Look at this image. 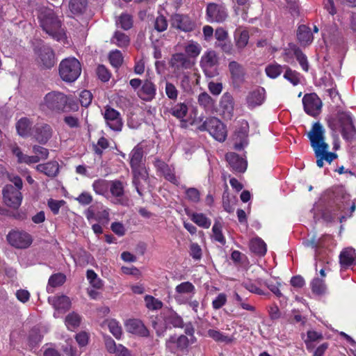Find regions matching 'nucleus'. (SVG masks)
Returning <instances> with one entry per match:
<instances>
[{"label": "nucleus", "instance_id": "23", "mask_svg": "<svg viewBox=\"0 0 356 356\" xmlns=\"http://www.w3.org/2000/svg\"><path fill=\"white\" fill-rule=\"evenodd\" d=\"M143 147L140 144L136 145L130 152L129 164L132 172H136L137 170H141V164L143 162Z\"/></svg>", "mask_w": 356, "mask_h": 356}, {"label": "nucleus", "instance_id": "63", "mask_svg": "<svg viewBox=\"0 0 356 356\" xmlns=\"http://www.w3.org/2000/svg\"><path fill=\"white\" fill-rule=\"evenodd\" d=\"M187 199L194 203H197L200 200V193L196 188H188L186 190Z\"/></svg>", "mask_w": 356, "mask_h": 356}, {"label": "nucleus", "instance_id": "13", "mask_svg": "<svg viewBox=\"0 0 356 356\" xmlns=\"http://www.w3.org/2000/svg\"><path fill=\"white\" fill-rule=\"evenodd\" d=\"M228 16L225 6L216 3H209L206 9L207 20L209 22H223Z\"/></svg>", "mask_w": 356, "mask_h": 356}, {"label": "nucleus", "instance_id": "32", "mask_svg": "<svg viewBox=\"0 0 356 356\" xmlns=\"http://www.w3.org/2000/svg\"><path fill=\"white\" fill-rule=\"evenodd\" d=\"M291 52L293 53L297 61L299 63L301 68L307 72L309 70V63L307 56L302 52V51L296 45H292L291 44Z\"/></svg>", "mask_w": 356, "mask_h": 356}, {"label": "nucleus", "instance_id": "50", "mask_svg": "<svg viewBox=\"0 0 356 356\" xmlns=\"http://www.w3.org/2000/svg\"><path fill=\"white\" fill-rule=\"evenodd\" d=\"M108 59L112 66L118 68L120 67L123 63V56L120 50L115 49L111 51L108 55Z\"/></svg>", "mask_w": 356, "mask_h": 356}, {"label": "nucleus", "instance_id": "36", "mask_svg": "<svg viewBox=\"0 0 356 356\" xmlns=\"http://www.w3.org/2000/svg\"><path fill=\"white\" fill-rule=\"evenodd\" d=\"M197 102L206 111H212L215 107V100L206 92L198 95Z\"/></svg>", "mask_w": 356, "mask_h": 356}, {"label": "nucleus", "instance_id": "20", "mask_svg": "<svg viewBox=\"0 0 356 356\" xmlns=\"http://www.w3.org/2000/svg\"><path fill=\"white\" fill-rule=\"evenodd\" d=\"M339 258L341 270H346L356 265V252L353 248H343Z\"/></svg>", "mask_w": 356, "mask_h": 356}, {"label": "nucleus", "instance_id": "10", "mask_svg": "<svg viewBox=\"0 0 356 356\" xmlns=\"http://www.w3.org/2000/svg\"><path fill=\"white\" fill-rule=\"evenodd\" d=\"M3 203L13 209H18L21 206L23 195L20 191L16 189L12 184H6L2 190Z\"/></svg>", "mask_w": 356, "mask_h": 356}, {"label": "nucleus", "instance_id": "44", "mask_svg": "<svg viewBox=\"0 0 356 356\" xmlns=\"http://www.w3.org/2000/svg\"><path fill=\"white\" fill-rule=\"evenodd\" d=\"M108 189L111 195L115 197H122L124 194V184L120 180L111 181Z\"/></svg>", "mask_w": 356, "mask_h": 356}, {"label": "nucleus", "instance_id": "54", "mask_svg": "<svg viewBox=\"0 0 356 356\" xmlns=\"http://www.w3.org/2000/svg\"><path fill=\"white\" fill-rule=\"evenodd\" d=\"M222 225L219 222H216L212 227L213 238L224 245L226 243V239L222 232Z\"/></svg>", "mask_w": 356, "mask_h": 356}, {"label": "nucleus", "instance_id": "25", "mask_svg": "<svg viewBox=\"0 0 356 356\" xmlns=\"http://www.w3.org/2000/svg\"><path fill=\"white\" fill-rule=\"evenodd\" d=\"M168 112L175 118L181 122H185L184 120L188 113V105L186 102H179L172 104Z\"/></svg>", "mask_w": 356, "mask_h": 356}, {"label": "nucleus", "instance_id": "17", "mask_svg": "<svg viewBox=\"0 0 356 356\" xmlns=\"http://www.w3.org/2000/svg\"><path fill=\"white\" fill-rule=\"evenodd\" d=\"M53 130L49 124L41 123L33 127L31 136L38 143L44 145L51 138Z\"/></svg>", "mask_w": 356, "mask_h": 356}, {"label": "nucleus", "instance_id": "39", "mask_svg": "<svg viewBox=\"0 0 356 356\" xmlns=\"http://www.w3.org/2000/svg\"><path fill=\"white\" fill-rule=\"evenodd\" d=\"M189 216L191 220L200 227L208 229L211 226V220L202 213H193Z\"/></svg>", "mask_w": 356, "mask_h": 356}, {"label": "nucleus", "instance_id": "29", "mask_svg": "<svg viewBox=\"0 0 356 356\" xmlns=\"http://www.w3.org/2000/svg\"><path fill=\"white\" fill-rule=\"evenodd\" d=\"M220 106L225 115H232L234 108V101L230 93L225 92L222 95L220 101Z\"/></svg>", "mask_w": 356, "mask_h": 356}, {"label": "nucleus", "instance_id": "37", "mask_svg": "<svg viewBox=\"0 0 356 356\" xmlns=\"http://www.w3.org/2000/svg\"><path fill=\"white\" fill-rule=\"evenodd\" d=\"M88 6L87 0H70L69 8L74 15H81L85 13Z\"/></svg>", "mask_w": 356, "mask_h": 356}, {"label": "nucleus", "instance_id": "62", "mask_svg": "<svg viewBox=\"0 0 356 356\" xmlns=\"http://www.w3.org/2000/svg\"><path fill=\"white\" fill-rule=\"evenodd\" d=\"M32 151L35 156H38L40 161L46 160L49 154L48 149L38 145H34L33 146Z\"/></svg>", "mask_w": 356, "mask_h": 356}, {"label": "nucleus", "instance_id": "11", "mask_svg": "<svg viewBox=\"0 0 356 356\" xmlns=\"http://www.w3.org/2000/svg\"><path fill=\"white\" fill-rule=\"evenodd\" d=\"M103 117L106 124L112 130L116 132L122 131L123 127V120L120 113L107 105L104 107Z\"/></svg>", "mask_w": 356, "mask_h": 356}, {"label": "nucleus", "instance_id": "19", "mask_svg": "<svg viewBox=\"0 0 356 356\" xmlns=\"http://www.w3.org/2000/svg\"><path fill=\"white\" fill-rule=\"evenodd\" d=\"M266 286L280 300L282 308L287 306V298L282 294V291H285V285L281 284L276 278L272 277L265 282Z\"/></svg>", "mask_w": 356, "mask_h": 356}, {"label": "nucleus", "instance_id": "42", "mask_svg": "<svg viewBox=\"0 0 356 356\" xmlns=\"http://www.w3.org/2000/svg\"><path fill=\"white\" fill-rule=\"evenodd\" d=\"M201 50V45L193 40L189 41L184 47L186 56L190 59L191 58H197L200 54Z\"/></svg>", "mask_w": 356, "mask_h": 356}, {"label": "nucleus", "instance_id": "43", "mask_svg": "<svg viewBox=\"0 0 356 356\" xmlns=\"http://www.w3.org/2000/svg\"><path fill=\"white\" fill-rule=\"evenodd\" d=\"M236 45L238 49H243L246 47L249 40V32L247 30L241 31L236 29L234 33Z\"/></svg>", "mask_w": 356, "mask_h": 356}, {"label": "nucleus", "instance_id": "57", "mask_svg": "<svg viewBox=\"0 0 356 356\" xmlns=\"http://www.w3.org/2000/svg\"><path fill=\"white\" fill-rule=\"evenodd\" d=\"M108 327L110 332L116 339H120L121 337L122 333V327L116 320H109L108 322Z\"/></svg>", "mask_w": 356, "mask_h": 356}, {"label": "nucleus", "instance_id": "56", "mask_svg": "<svg viewBox=\"0 0 356 356\" xmlns=\"http://www.w3.org/2000/svg\"><path fill=\"white\" fill-rule=\"evenodd\" d=\"M165 92L169 99L174 102L177 99L179 90L172 83L169 81L165 82Z\"/></svg>", "mask_w": 356, "mask_h": 356}, {"label": "nucleus", "instance_id": "7", "mask_svg": "<svg viewBox=\"0 0 356 356\" xmlns=\"http://www.w3.org/2000/svg\"><path fill=\"white\" fill-rule=\"evenodd\" d=\"M58 71L63 81L72 83L79 77L81 73V65L78 59L69 57L60 63Z\"/></svg>", "mask_w": 356, "mask_h": 356}, {"label": "nucleus", "instance_id": "55", "mask_svg": "<svg viewBox=\"0 0 356 356\" xmlns=\"http://www.w3.org/2000/svg\"><path fill=\"white\" fill-rule=\"evenodd\" d=\"M110 145L109 141L104 136L100 137L96 145H93V151L99 156L103 154L104 150L106 149Z\"/></svg>", "mask_w": 356, "mask_h": 356}, {"label": "nucleus", "instance_id": "40", "mask_svg": "<svg viewBox=\"0 0 356 356\" xmlns=\"http://www.w3.org/2000/svg\"><path fill=\"white\" fill-rule=\"evenodd\" d=\"M164 320L166 324L172 325L174 327L184 328V327L183 318L174 311H170Z\"/></svg>", "mask_w": 356, "mask_h": 356}, {"label": "nucleus", "instance_id": "26", "mask_svg": "<svg viewBox=\"0 0 356 356\" xmlns=\"http://www.w3.org/2000/svg\"><path fill=\"white\" fill-rule=\"evenodd\" d=\"M35 169L47 177H55L59 172V165L57 161H49L46 163L37 165Z\"/></svg>", "mask_w": 356, "mask_h": 356}, {"label": "nucleus", "instance_id": "61", "mask_svg": "<svg viewBox=\"0 0 356 356\" xmlns=\"http://www.w3.org/2000/svg\"><path fill=\"white\" fill-rule=\"evenodd\" d=\"M96 73L98 78L103 82L108 81L111 78L109 70L103 65H98Z\"/></svg>", "mask_w": 356, "mask_h": 356}, {"label": "nucleus", "instance_id": "21", "mask_svg": "<svg viewBox=\"0 0 356 356\" xmlns=\"http://www.w3.org/2000/svg\"><path fill=\"white\" fill-rule=\"evenodd\" d=\"M137 94L143 101L150 102L155 98L156 86L150 79H147L143 82Z\"/></svg>", "mask_w": 356, "mask_h": 356}, {"label": "nucleus", "instance_id": "12", "mask_svg": "<svg viewBox=\"0 0 356 356\" xmlns=\"http://www.w3.org/2000/svg\"><path fill=\"white\" fill-rule=\"evenodd\" d=\"M7 240L12 246L19 249L29 248L33 242L31 234L19 230L10 231L7 235Z\"/></svg>", "mask_w": 356, "mask_h": 356}, {"label": "nucleus", "instance_id": "9", "mask_svg": "<svg viewBox=\"0 0 356 356\" xmlns=\"http://www.w3.org/2000/svg\"><path fill=\"white\" fill-rule=\"evenodd\" d=\"M218 58L214 51H206L201 58L200 66L204 74L212 78L218 74Z\"/></svg>", "mask_w": 356, "mask_h": 356}, {"label": "nucleus", "instance_id": "46", "mask_svg": "<svg viewBox=\"0 0 356 356\" xmlns=\"http://www.w3.org/2000/svg\"><path fill=\"white\" fill-rule=\"evenodd\" d=\"M207 335L209 337L211 338L216 342H225L226 343H230L233 341V339L231 337L216 330L209 329L207 331Z\"/></svg>", "mask_w": 356, "mask_h": 356}, {"label": "nucleus", "instance_id": "4", "mask_svg": "<svg viewBox=\"0 0 356 356\" xmlns=\"http://www.w3.org/2000/svg\"><path fill=\"white\" fill-rule=\"evenodd\" d=\"M328 125L334 131H340L346 141L352 143L356 139V128L350 112L339 111L328 121Z\"/></svg>", "mask_w": 356, "mask_h": 356}, {"label": "nucleus", "instance_id": "1", "mask_svg": "<svg viewBox=\"0 0 356 356\" xmlns=\"http://www.w3.org/2000/svg\"><path fill=\"white\" fill-rule=\"evenodd\" d=\"M324 133L325 129L318 122L312 125V129L308 133V138L316 159V165L319 168L323 166L324 161L331 163L334 159L337 158L336 153L328 152L329 145L324 141Z\"/></svg>", "mask_w": 356, "mask_h": 356}, {"label": "nucleus", "instance_id": "59", "mask_svg": "<svg viewBox=\"0 0 356 356\" xmlns=\"http://www.w3.org/2000/svg\"><path fill=\"white\" fill-rule=\"evenodd\" d=\"M282 66L278 64L268 65L266 67V73L268 76L272 79H275L282 72Z\"/></svg>", "mask_w": 356, "mask_h": 356}, {"label": "nucleus", "instance_id": "38", "mask_svg": "<svg viewBox=\"0 0 356 356\" xmlns=\"http://www.w3.org/2000/svg\"><path fill=\"white\" fill-rule=\"evenodd\" d=\"M109 184L108 180L100 178L93 181L92 187L97 195H105L108 191Z\"/></svg>", "mask_w": 356, "mask_h": 356}, {"label": "nucleus", "instance_id": "49", "mask_svg": "<svg viewBox=\"0 0 356 356\" xmlns=\"http://www.w3.org/2000/svg\"><path fill=\"white\" fill-rule=\"evenodd\" d=\"M117 24L120 25V26L125 30H129L133 26V19L131 15L128 13H122L117 20Z\"/></svg>", "mask_w": 356, "mask_h": 356}, {"label": "nucleus", "instance_id": "53", "mask_svg": "<svg viewBox=\"0 0 356 356\" xmlns=\"http://www.w3.org/2000/svg\"><path fill=\"white\" fill-rule=\"evenodd\" d=\"M133 173V180L132 183L134 186L136 188V190L138 195L142 197L143 195V192L140 188V179H147V175L143 174L141 170H137V172H132Z\"/></svg>", "mask_w": 356, "mask_h": 356}, {"label": "nucleus", "instance_id": "14", "mask_svg": "<svg viewBox=\"0 0 356 356\" xmlns=\"http://www.w3.org/2000/svg\"><path fill=\"white\" fill-rule=\"evenodd\" d=\"M170 24L172 27L188 33L195 30V22L187 15L175 13L171 16Z\"/></svg>", "mask_w": 356, "mask_h": 356}, {"label": "nucleus", "instance_id": "16", "mask_svg": "<svg viewBox=\"0 0 356 356\" xmlns=\"http://www.w3.org/2000/svg\"><path fill=\"white\" fill-rule=\"evenodd\" d=\"M38 62L44 69H51L56 64V57L51 47L43 45L38 49Z\"/></svg>", "mask_w": 356, "mask_h": 356}, {"label": "nucleus", "instance_id": "31", "mask_svg": "<svg viewBox=\"0 0 356 356\" xmlns=\"http://www.w3.org/2000/svg\"><path fill=\"white\" fill-rule=\"evenodd\" d=\"M250 250L259 257L264 256L267 251L266 243L259 237L254 238L250 241Z\"/></svg>", "mask_w": 356, "mask_h": 356}, {"label": "nucleus", "instance_id": "27", "mask_svg": "<svg viewBox=\"0 0 356 356\" xmlns=\"http://www.w3.org/2000/svg\"><path fill=\"white\" fill-rule=\"evenodd\" d=\"M32 122L26 117L21 118L15 124L17 134L22 138L31 136Z\"/></svg>", "mask_w": 356, "mask_h": 356}, {"label": "nucleus", "instance_id": "18", "mask_svg": "<svg viewBox=\"0 0 356 356\" xmlns=\"http://www.w3.org/2000/svg\"><path fill=\"white\" fill-rule=\"evenodd\" d=\"M84 214L89 222L95 220L104 226L106 225L110 220L108 209H104L103 206L101 207V210L97 211L94 206H90L86 210Z\"/></svg>", "mask_w": 356, "mask_h": 356}, {"label": "nucleus", "instance_id": "60", "mask_svg": "<svg viewBox=\"0 0 356 356\" xmlns=\"http://www.w3.org/2000/svg\"><path fill=\"white\" fill-rule=\"evenodd\" d=\"M65 204V202L63 200H56L50 198L47 201V205L54 215H57L59 213L60 207Z\"/></svg>", "mask_w": 356, "mask_h": 356}, {"label": "nucleus", "instance_id": "22", "mask_svg": "<svg viewBox=\"0 0 356 356\" xmlns=\"http://www.w3.org/2000/svg\"><path fill=\"white\" fill-rule=\"evenodd\" d=\"M225 159L233 171L244 172L247 168V161L235 152H228Z\"/></svg>", "mask_w": 356, "mask_h": 356}, {"label": "nucleus", "instance_id": "5", "mask_svg": "<svg viewBox=\"0 0 356 356\" xmlns=\"http://www.w3.org/2000/svg\"><path fill=\"white\" fill-rule=\"evenodd\" d=\"M169 67L177 79H188L194 63L185 54L175 53L169 60Z\"/></svg>", "mask_w": 356, "mask_h": 356}, {"label": "nucleus", "instance_id": "28", "mask_svg": "<svg viewBox=\"0 0 356 356\" xmlns=\"http://www.w3.org/2000/svg\"><path fill=\"white\" fill-rule=\"evenodd\" d=\"M297 38L299 42L303 45L311 44L314 40L309 27L306 25H300L298 26L297 30Z\"/></svg>", "mask_w": 356, "mask_h": 356}, {"label": "nucleus", "instance_id": "33", "mask_svg": "<svg viewBox=\"0 0 356 356\" xmlns=\"http://www.w3.org/2000/svg\"><path fill=\"white\" fill-rule=\"evenodd\" d=\"M229 70L234 81L241 82L243 81L245 72L241 65L236 61H231L229 63Z\"/></svg>", "mask_w": 356, "mask_h": 356}, {"label": "nucleus", "instance_id": "24", "mask_svg": "<svg viewBox=\"0 0 356 356\" xmlns=\"http://www.w3.org/2000/svg\"><path fill=\"white\" fill-rule=\"evenodd\" d=\"M125 327L129 332L140 337H147L149 333L143 322L138 319H129L125 323Z\"/></svg>", "mask_w": 356, "mask_h": 356}, {"label": "nucleus", "instance_id": "64", "mask_svg": "<svg viewBox=\"0 0 356 356\" xmlns=\"http://www.w3.org/2000/svg\"><path fill=\"white\" fill-rule=\"evenodd\" d=\"M75 200L77 201L81 205L86 206L92 203L93 197L89 192L83 191L80 193L77 197L75 198Z\"/></svg>", "mask_w": 356, "mask_h": 356}, {"label": "nucleus", "instance_id": "48", "mask_svg": "<svg viewBox=\"0 0 356 356\" xmlns=\"http://www.w3.org/2000/svg\"><path fill=\"white\" fill-rule=\"evenodd\" d=\"M145 306L149 310H158L162 308V301L150 295H146L144 298Z\"/></svg>", "mask_w": 356, "mask_h": 356}, {"label": "nucleus", "instance_id": "34", "mask_svg": "<svg viewBox=\"0 0 356 356\" xmlns=\"http://www.w3.org/2000/svg\"><path fill=\"white\" fill-rule=\"evenodd\" d=\"M111 42L120 48H127L130 44V38L124 33L116 31L111 38Z\"/></svg>", "mask_w": 356, "mask_h": 356}, {"label": "nucleus", "instance_id": "2", "mask_svg": "<svg viewBox=\"0 0 356 356\" xmlns=\"http://www.w3.org/2000/svg\"><path fill=\"white\" fill-rule=\"evenodd\" d=\"M43 111H48L52 113L61 114L74 112L79 109L78 104L72 96L65 93L53 90L47 93L40 104Z\"/></svg>", "mask_w": 356, "mask_h": 356}, {"label": "nucleus", "instance_id": "15", "mask_svg": "<svg viewBox=\"0 0 356 356\" xmlns=\"http://www.w3.org/2000/svg\"><path fill=\"white\" fill-rule=\"evenodd\" d=\"M302 104L305 111L311 116L316 117L321 111L322 102L316 93L306 94Z\"/></svg>", "mask_w": 356, "mask_h": 356}, {"label": "nucleus", "instance_id": "3", "mask_svg": "<svg viewBox=\"0 0 356 356\" xmlns=\"http://www.w3.org/2000/svg\"><path fill=\"white\" fill-rule=\"evenodd\" d=\"M38 19L42 31L55 40L61 41L66 38L62 21L53 9L40 7L38 10Z\"/></svg>", "mask_w": 356, "mask_h": 356}, {"label": "nucleus", "instance_id": "58", "mask_svg": "<svg viewBox=\"0 0 356 356\" xmlns=\"http://www.w3.org/2000/svg\"><path fill=\"white\" fill-rule=\"evenodd\" d=\"M242 286H243L245 289L249 291L251 293L257 294V295H263L264 293L263 291L257 285L255 282H253L251 280H245L241 284Z\"/></svg>", "mask_w": 356, "mask_h": 356}, {"label": "nucleus", "instance_id": "8", "mask_svg": "<svg viewBox=\"0 0 356 356\" xmlns=\"http://www.w3.org/2000/svg\"><path fill=\"white\" fill-rule=\"evenodd\" d=\"M200 131H208L209 134L219 142H223L227 138V130L224 124L216 117H209L198 127Z\"/></svg>", "mask_w": 356, "mask_h": 356}, {"label": "nucleus", "instance_id": "6", "mask_svg": "<svg viewBox=\"0 0 356 356\" xmlns=\"http://www.w3.org/2000/svg\"><path fill=\"white\" fill-rule=\"evenodd\" d=\"M329 199L336 204L339 211L344 212L345 214L342 215L339 219L340 222L346 219V217H350L355 211L356 206L355 203L350 205V196L346 194L342 188H337L332 193L328 194Z\"/></svg>", "mask_w": 356, "mask_h": 356}, {"label": "nucleus", "instance_id": "35", "mask_svg": "<svg viewBox=\"0 0 356 356\" xmlns=\"http://www.w3.org/2000/svg\"><path fill=\"white\" fill-rule=\"evenodd\" d=\"M168 343H175L177 348L180 351H186L191 343V339L184 334H181L177 338L175 336H171L168 340Z\"/></svg>", "mask_w": 356, "mask_h": 356}, {"label": "nucleus", "instance_id": "30", "mask_svg": "<svg viewBox=\"0 0 356 356\" xmlns=\"http://www.w3.org/2000/svg\"><path fill=\"white\" fill-rule=\"evenodd\" d=\"M265 90L264 88L255 90L248 95L247 103L250 108L261 105L264 101Z\"/></svg>", "mask_w": 356, "mask_h": 356}, {"label": "nucleus", "instance_id": "52", "mask_svg": "<svg viewBox=\"0 0 356 356\" xmlns=\"http://www.w3.org/2000/svg\"><path fill=\"white\" fill-rule=\"evenodd\" d=\"M175 291L179 294H194L195 293V288L191 282H184L175 287Z\"/></svg>", "mask_w": 356, "mask_h": 356}, {"label": "nucleus", "instance_id": "45", "mask_svg": "<svg viewBox=\"0 0 356 356\" xmlns=\"http://www.w3.org/2000/svg\"><path fill=\"white\" fill-rule=\"evenodd\" d=\"M311 289L314 294L321 296L326 292V285L323 279L315 277L310 283Z\"/></svg>", "mask_w": 356, "mask_h": 356}, {"label": "nucleus", "instance_id": "51", "mask_svg": "<svg viewBox=\"0 0 356 356\" xmlns=\"http://www.w3.org/2000/svg\"><path fill=\"white\" fill-rule=\"evenodd\" d=\"M66 280V276L61 273L53 274L50 276L48 285L51 287L56 288L62 286Z\"/></svg>", "mask_w": 356, "mask_h": 356}, {"label": "nucleus", "instance_id": "47", "mask_svg": "<svg viewBox=\"0 0 356 356\" xmlns=\"http://www.w3.org/2000/svg\"><path fill=\"white\" fill-rule=\"evenodd\" d=\"M81 321V316L73 312L66 316L65 322L68 329L72 330L80 325Z\"/></svg>", "mask_w": 356, "mask_h": 356}, {"label": "nucleus", "instance_id": "41", "mask_svg": "<svg viewBox=\"0 0 356 356\" xmlns=\"http://www.w3.org/2000/svg\"><path fill=\"white\" fill-rule=\"evenodd\" d=\"M52 305L56 310L66 311L70 309L71 301L66 296H56L54 297Z\"/></svg>", "mask_w": 356, "mask_h": 356}]
</instances>
